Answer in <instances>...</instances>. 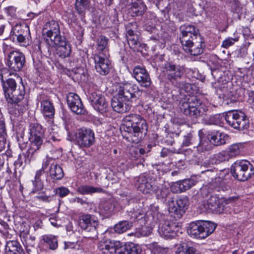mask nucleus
I'll return each instance as SVG.
<instances>
[{"instance_id": "nucleus-1", "label": "nucleus", "mask_w": 254, "mask_h": 254, "mask_svg": "<svg viewBox=\"0 0 254 254\" xmlns=\"http://www.w3.org/2000/svg\"><path fill=\"white\" fill-rule=\"evenodd\" d=\"M0 76L6 100L12 105L15 112L23 114L28 110L29 105V97L26 94L25 86L22 84L17 88L15 79L9 78L4 81L2 74Z\"/></svg>"}, {"instance_id": "nucleus-2", "label": "nucleus", "mask_w": 254, "mask_h": 254, "mask_svg": "<svg viewBox=\"0 0 254 254\" xmlns=\"http://www.w3.org/2000/svg\"><path fill=\"white\" fill-rule=\"evenodd\" d=\"M146 121L140 115L131 114L125 117L120 126L123 136L128 141L138 143L147 132Z\"/></svg>"}, {"instance_id": "nucleus-3", "label": "nucleus", "mask_w": 254, "mask_h": 254, "mask_svg": "<svg viewBox=\"0 0 254 254\" xmlns=\"http://www.w3.org/2000/svg\"><path fill=\"white\" fill-rule=\"evenodd\" d=\"M180 40L184 50L191 55L196 56L203 52L204 41L198 30L192 25L185 24L180 27Z\"/></svg>"}, {"instance_id": "nucleus-4", "label": "nucleus", "mask_w": 254, "mask_h": 254, "mask_svg": "<svg viewBox=\"0 0 254 254\" xmlns=\"http://www.w3.org/2000/svg\"><path fill=\"white\" fill-rule=\"evenodd\" d=\"M163 72L165 79L173 86L182 89L189 92L191 89V84L183 82L181 80L184 72L183 66L166 63L164 64Z\"/></svg>"}, {"instance_id": "nucleus-5", "label": "nucleus", "mask_w": 254, "mask_h": 254, "mask_svg": "<svg viewBox=\"0 0 254 254\" xmlns=\"http://www.w3.org/2000/svg\"><path fill=\"white\" fill-rule=\"evenodd\" d=\"M180 108L182 113L191 118H197L205 114L207 109L196 96L186 97L180 102Z\"/></svg>"}, {"instance_id": "nucleus-6", "label": "nucleus", "mask_w": 254, "mask_h": 254, "mask_svg": "<svg viewBox=\"0 0 254 254\" xmlns=\"http://www.w3.org/2000/svg\"><path fill=\"white\" fill-rule=\"evenodd\" d=\"M215 228L216 226L211 222L198 221L190 224L187 232L191 237L202 239L212 233Z\"/></svg>"}, {"instance_id": "nucleus-7", "label": "nucleus", "mask_w": 254, "mask_h": 254, "mask_svg": "<svg viewBox=\"0 0 254 254\" xmlns=\"http://www.w3.org/2000/svg\"><path fill=\"white\" fill-rule=\"evenodd\" d=\"M231 173L235 179L244 182L254 175V167L247 160L237 161L231 166Z\"/></svg>"}, {"instance_id": "nucleus-8", "label": "nucleus", "mask_w": 254, "mask_h": 254, "mask_svg": "<svg viewBox=\"0 0 254 254\" xmlns=\"http://www.w3.org/2000/svg\"><path fill=\"white\" fill-rule=\"evenodd\" d=\"M155 180L150 172L141 174L135 178V186L143 193L152 194L158 189V186L154 184Z\"/></svg>"}, {"instance_id": "nucleus-9", "label": "nucleus", "mask_w": 254, "mask_h": 254, "mask_svg": "<svg viewBox=\"0 0 254 254\" xmlns=\"http://www.w3.org/2000/svg\"><path fill=\"white\" fill-rule=\"evenodd\" d=\"M224 119L229 125L240 130L247 129L249 127V119L243 112H228L225 115Z\"/></svg>"}, {"instance_id": "nucleus-10", "label": "nucleus", "mask_w": 254, "mask_h": 254, "mask_svg": "<svg viewBox=\"0 0 254 254\" xmlns=\"http://www.w3.org/2000/svg\"><path fill=\"white\" fill-rule=\"evenodd\" d=\"M117 91V94L128 102L136 100L141 93L139 87L136 84L129 82L120 84Z\"/></svg>"}, {"instance_id": "nucleus-11", "label": "nucleus", "mask_w": 254, "mask_h": 254, "mask_svg": "<svg viewBox=\"0 0 254 254\" xmlns=\"http://www.w3.org/2000/svg\"><path fill=\"white\" fill-rule=\"evenodd\" d=\"M43 35L46 37L47 40L49 39L51 41V44L54 42L60 41L63 42L64 35H61L60 25L58 22L55 20H51L47 22L43 29Z\"/></svg>"}, {"instance_id": "nucleus-12", "label": "nucleus", "mask_w": 254, "mask_h": 254, "mask_svg": "<svg viewBox=\"0 0 254 254\" xmlns=\"http://www.w3.org/2000/svg\"><path fill=\"white\" fill-rule=\"evenodd\" d=\"M77 144L80 148H89L95 142V133L89 128L82 127L77 130L76 133Z\"/></svg>"}, {"instance_id": "nucleus-13", "label": "nucleus", "mask_w": 254, "mask_h": 254, "mask_svg": "<svg viewBox=\"0 0 254 254\" xmlns=\"http://www.w3.org/2000/svg\"><path fill=\"white\" fill-rule=\"evenodd\" d=\"M78 225L82 230L91 232L93 235L97 234V228L99 222L94 215L82 214L78 218Z\"/></svg>"}, {"instance_id": "nucleus-14", "label": "nucleus", "mask_w": 254, "mask_h": 254, "mask_svg": "<svg viewBox=\"0 0 254 254\" xmlns=\"http://www.w3.org/2000/svg\"><path fill=\"white\" fill-rule=\"evenodd\" d=\"M188 204L189 200L186 197L179 198L176 200L173 198L168 202V209L174 218L179 219L185 213Z\"/></svg>"}, {"instance_id": "nucleus-15", "label": "nucleus", "mask_w": 254, "mask_h": 254, "mask_svg": "<svg viewBox=\"0 0 254 254\" xmlns=\"http://www.w3.org/2000/svg\"><path fill=\"white\" fill-rule=\"evenodd\" d=\"M25 63V58L23 53L13 51L8 54L6 64L10 70L15 72L20 71Z\"/></svg>"}, {"instance_id": "nucleus-16", "label": "nucleus", "mask_w": 254, "mask_h": 254, "mask_svg": "<svg viewBox=\"0 0 254 254\" xmlns=\"http://www.w3.org/2000/svg\"><path fill=\"white\" fill-rule=\"evenodd\" d=\"M88 99L95 110L101 114L106 113L109 109V104L105 97L96 92L91 93Z\"/></svg>"}, {"instance_id": "nucleus-17", "label": "nucleus", "mask_w": 254, "mask_h": 254, "mask_svg": "<svg viewBox=\"0 0 254 254\" xmlns=\"http://www.w3.org/2000/svg\"><path fill=\"white\" fill-rule=\"evenodd\" d=\"M30 143L42 146L44 138V130L38 123H31L29 127Z\"/></svg>"}, {"instance_id": "nucleus-18", "label": "nucleus", "mask_w": 254, "mask_h": 254, "mask_svg": "<svg viewBox=\"0 0 254 254\" xmlns=\"http://www.w3.org/2000/svg\"><path fill=\"white\" fill-rule=\"evenodd\" d=\"M132 75L141 87L148 88L152 83L150 75L143 66L140 65L134 66Z\"/></svg>"}, {"instance_id": "nucleus-19", "label": "nucleus", "mask_w": 254, "mask_h": 254, "mask_svg": "<svg viewBox=\"0 0 254 254\" xmlns=\"http://www.w3.org/2000/svg\"><path fill=\"white\" fill-rule=\"evenodd\" d=\"M66 100L68 107L73 113L80 115L85 114L86 109L77 94L71 92L68 93Z\"/></svg>"}, {"instance_id": "nucleus-20", "label": "nucleus", "mask_w": 254, "mask_h": 254, "mask_svg": "<svg viewBox=\"0 0 254 254\" xmlns=\"http://www.w3.org/2000/svg\"><path fill=\"white\" fill-rule=\"evenodd\" d=\"M179 230L178 224L173 221H165L159 227L158 232L160 235L166 239L175 237Z\"/></svg>"}, {"instance_id": "nucleus-21", "label": "nucleus", "mask_w": 254, "mask_h": 254, "mask_svg": "<svg viewBox=\"0 0 254 254\" xmlns=\"http://www.w3.org/2000/svg\"><path fill=\"white\" fill-rule=\"evenodd\" d=\"M95 67L96 71L102 75H107L110 70L111 63L107 56L95 55L94 57Z\"/></svg>"}, {"instance_id": "nucleus-22", "label": "nucleus", "mask_w": 254, "mask_h": 254, "mask_svg": "<svg viewBox=\"0 0 254 254\" xmlns=\"http://www.w3.org/2000/svg\"><path fill=\"white\" fill-rule=\"evenodd\" d=\"M120 241L102 239L98 243V249L103 254H117Z\"/></svg>"}, {"instance_id": "nucleus-23", "label": "nucleus", "mask_w": 254, "mask_h": 254, "mask_svg": "<svg viewBox=\"0 0 254 254\" xmlns=\"http://www.w3.org/2000/svg\"><path fill=\"white\" fill-rule=\"evenodd\" d=\"M213 146L210 142L209 138H206L203 135L202 130L198 131V139L193 148L198 153H205L210 151Z\"/></svg>"}, {"instance_id": "nucleus-24", "label": "nucleus", "mask_w": 254, "mask_h": 254, "mask_svg": "<svg viewBox=\"0 0 254 254\" xmlns=\"http://www.w3.org/2000/svg\"><path fill=\"white\" fill-rule=\"evenodd\" d=\"M63 42L60 41L50 44L53 47H57L56 54L60 58L64 59L68 57L71 53V46L64 37Z\"/></svg>"}, {"instance_id": "nucleus-25", "label": "nucleus", "mask_w": 254, "mask_h": 254, "mask_svg": "<svg viewBox=\"0 0 254 254\" xmlns=\"http://www.w3.org/2000/svg\"><path fill=\"white\" fill-rule=\"evenodd\" d=\"M127 101L123 99L118 94H116L112 98L111 101V106L116 112L119 113H124L128 111L130 107L127 103Z\"/></svg>"}, {"instance_id": "nucleus-26", "label": "nucleus", "mask_w": 254, "mask_h": 254, "mask_svg": "<svg viewBox=\"0 0 254 254\" xmlns=\"http://www.w3.org/2000/svg\"><path fill=\"white\" fill-rule=\"evenodd\" d=\"M20 237L28 254H36L37 249L35 246V237L29 236L26 232H21Z\"/></svg>"}, {"instance_id": "nucleus-27", "label": "nucleus", "mask_w": 254, "mask_h": 254, "mask_svg": "<svg viewBox=\"0 0 254 254\" xmlns=\"http://www.w3.org/2000/svg\"><path fill=\"white\" fill-rule=\"evenodd\" d=\"M141 252L140 247L138 245L129 242L122 245L120 242V247L117 254H139Z\"/></svg>"}, {"instance_id": "nucleus-28", "label": "nucleus", "mask_w": 254, "mask_h": 254, "mask_svg": "<svg viewBox=\"0 0 254 254\" xmlns=\"http://www.w3.org/2000/svg\"><path fill=\"white\" fill-rule=\"evenodd\" d=\"M197 183L196 178H191L190 179H184L177 182L174 185V188H177L176 192H184L190 189Z\"/></svg>"}, {"instance_id": "nucleus-29", "label": "nucleus", "mask_w": 254, "mask_h": 254, "mask_svg": "<svg viewBox=\"0 0 254 254\" xmlns=\"http://www.w3.org/2000/svg\"><path fill=\"white\" fill-rule=\"evenodd\" d=\"M41 147V146L30 143L29 149L26 152L23 153L25 165L30 164L32 161L36 159L38 151Z\"/></svg>"}, {"instance_id": "nucleus-30", "label": "nucleus", "mask_w": 254, "mask_h": 254, "mask_svg": "<svg viewBox=\"0 0 254 254\" xmlns=\"http://www.w3.org/2000/svg\"><path fill=\"white\" fill-rule=\"evenodd\" d=\"M154 193L156 194L158 199H160L162 202L166 203L167 205L168 202L171 200L173 198L169 189L165 186H162L160 188L158 187V189L156 190L155 192H153Z\"/></svg>"}, {"instance_id": "nucleus-31", "label": "nucleus", "mask_w": 254, "mask_h": 254, "mask_svg": "<svg viewBox=\"0 0 254 254\" xmlns=\"http://www.w3.org/2000/svg\"><path fill=\"white\" fill-rule=\"evenodd\" d=\"M5 252V254H25L20 243L15 240L6 242Z\"/></svg>"}, {"instance_id": "nucleus-32", "label": "nucleus", "mask_w": 254, "mask_h": 254, "mask_svg": "<svg viewBox=\"0 0 254 254\" xmlns=\"http://www.w3.org/2000/svg\"><path fill=\"white\" fill-rule=\"evenodd\" d=\"M146 10L145 4L140 1L132 3L128 8V13L132 17L142 15Z\"/></svg>"}, {"instance_id": "nucleus-33", "label": "nucleus", "mask_w": 254, "mask_h": 254, "mask_svg": "<svg viewBox=\"0 0 254 254\" xmlns=\"http://www.w3.org/2000/svg\"><path fill=\"white\" fill-rule=\"evenodd\" d=\"M231 180L230 175L228 174L225 176L224 178H216L212 182L211 186L218 189L217 190H219V189H221L223 190H228L230 188L229 184Z\"/></svg>"}, {"instance_id": "nucleus-34", "label": "nucleus", "mask_w": 254, "mask_h": 254, "mask_svg": "<svg viewBox=\"0 0 254 254\" xmlns=\"http://www.w3.org/2000/svg\"><path fill=\"white\" fill-rule=\"evenodd\" d=\"M109 39L104 35H100L97 40V51L98 54L107 56L109 51L108 42Z\"/></svg>"}, {"instance_id": "nucleus-35", "label": "nucleus", "mask_w": 254, "mask_h": 254, "mask_svg": "<svg viewBox=\"0 0 254 254\" xmlns=\"http://www.w3.org/2000/svg\"><path fill=\"white\" fill-rule=\"evenodd\" d=\"M49 176L56 180H61L64 176V173L61 166L55 162L51 164L49 169Z\"/></svg>"}, {"instance_id": "nucleus-36", "label": "nucleus", "mask_w": 254, "mask_h": 254, "mask_svg": "<svg viewBox=\"0 0 254 254\" xmlns=\"http://www.w3.org/2000/svg\"><path fill=\"white\" fill-rule=\"evenodd\" d=\"M228 136L219 132H213L209 138L210 142L215 146H219L226 143Z\"/></svg>"}, {"instance_id": "nucleus-37", "label": "nucleus", "mask_w": 254, "mask_h": 254, "mask_svg": "<svg viewBox=\"0 0 254 254\" xmlns=\"http://www.w3.org/2000/svg\"><path fill=\"white\" fill-rule=\"evenodd\" d=\"M41 111L44 117L52 118L55 114L53 104L49 101L43 100L41 103Z\"/></svg>"}, {"instance_id": "nucleus-38", "label": "nucleus", "mask_w": 254, "mask_h": 254, "mask_svg": "<svg viewBox=\"0 0 254 254\" xmlns=\"http://www.w3.org/2000/svg\"><path fill=\"white\" fill-rule=\"evenodd\" d=\"M90 4V1L76 0L75 8L82 18L85 17L86 10L89 8Z\"/></svg>"}, {"instance_id": "nucleus-39", "label": "nucleus", "mask_w": 254, "mask_h": 254, "mask_svg": "<svg viewBox=\"0 0 254 254\" xmlns=\"http://www.w3.org/2000/svg\"><path fill=\"white\" fill-rule=\"evenodd\" d=\"M175 254H197L196 250L189 244L182 243L177 246Z\"/></svg>"}, {"instance_id": "nucleus-40", "label": "nucleus", "mask_w": 254, "mask_h": 254, "mask_svg": "<svg viewBox=\"0 0 254 254\" xmlns=\"http://www.w3.org/2000/svg\"><path fill=\"white\" fill-rule=\"evenodd\" d=\"M77 191L80 194H91L95 192H102L104 190L100 187H94L86 185H81L78 187Z\"/></svg>"}, {"instance_id": "nucleus-41", "label": "nucleus", "mask_w": 254, "mask_h": 254, "mask_svg": "<svg viewBox=\"0 0 254 254\" xmlns=\"http://www.w3.org/2000/svg\"><path fill=\"white\" fill-rule=\"evenodd\" d=\"M197 139H198V134L197 135L193 134L192 132L188 133L184 136L182 146L187 147L192 146L194 148Z\"/></svg>"}, {"instance_id": "nucleus-42", "label": "nucleus", "mask_w": 254, "mask_h": 254, "mask_svg": "<svg viewBox=\"0 0 254 254\" xmlns=\"http://www.w3.org/2000/svg\"><path fill=\"white\" fill-rule=\"evenodd\" d=\"M45 174V171L43 170L39 169L36 171L34 179L32 180V184L36 190H40L43 189L44 184L42 178Z\"/></svg>"}, {"instance_id": "nucleus-43", "label": "nucleus", "mask_w": 254, "mask_h": 254, "mask_svg": "<svg viewBox=\"0 0 254 254\" xmlns=\"http://www.w3.org/2000/svg\"><path fill=\"white\" fill-rule=\"evenodd\" d=\"M219 203V199L216 196L211 195L207 201V208L213 213H221Z\"/></svg>"}, {"instance_id": "nucleus-44", "label": "nucleus", "mask_w": 254, "mask_h": 254, "mask_svg": "<svg viewBox=\"0 0 254 254\" xmlns=\"http://www.w3.org/2000/svg\"><path fill=\"white\" fill-rule=\"evenodd\" d=\"M25 29H26L25 31V35L24 34V33L22 34L19 33V31L20 30H22V28L20 27H16L14 28H13V34L11 36V38H12L13 39H14L15 38H16V39L17 41L20 43H22L23 45H24V44L26 43L25 40H26V34L27 33H28L27 38L28 36H30V30L28 28L25 27Z\"/></svg>"}, {"instance_id": "nucleus-45", "label": "nucleus", "mask_w": 254, "mask_h": 254, "mask_svg": "<svg viewBox=\"0 0 254 254\" xmlns=\"http://www.w3.org/2000/svg\"><path fill=\"white\" fill-rule=\"evenodd\" d=\"M133 226L132 220H125L116 224L114 227L115 231L119 234L123 233Z\"/></svg>"}, {"instance_id": "nucleus-46", "label": "nucleus", "mask_w": 254, "mask_h": 254, "mask_svg": "<svg viewBox=\"0 0 254 254\" xmlns=\"http://www.w3.org/2000/svg\"><path fill=\"white\" fill-rule=\"evenodd\" d=\"M43 241L49 246L51 250H56L58 246V240L56 236L52 235H44L42 237Z\"/></svg>"}, {"instance_id": "nucleus-47", "label": "nucleus", "mask_w": 254, "mask_h": 254, "mask_svg": "<svg viewBox=\"0 0 254 254\" xmlns=\"http://www.w3.org/2000/svg\"><path fill=\"white\" fill-rule=\"evenodd\" d=\"M127 39L130 49H132L134 51H139V47L141 46V43L138 40L137 35H136L133 37H128Z\"/></svg>"}, {"instance_id": "nucleus-48", "label": "nucleus", "mask_w": 254, "mask_h": 254, "mask_svg": "<svg viewBox=\"0 0 254 254\" xmlns=\"http://www.w3.org/2000/svg\"><path fill=\"white\" fill-rule=\"evenodd\" d=\"M128 215L130 216V219L132 220L133 223L139 220L144 221V213L142 210L130 211L128 212Z\"/></svg>"}, {"instance_id": "nucleus-49", "label": "nucleus", "mask_w": 254, "mask_h": 254, "mask_svg": "<svg viewBox=\"0 0 254 254\" xmlns=\"http://www.w3.org/2000/svg\"><path fill=\"white\" fill-rule=\"evenodd\" d=\"M55 195L60 198H64L67 196L70 192L69 190L64 186H61L54 190Z\"/></svg>"}, {"instance_id": "nucleus-50", "label": "nucleus", "mask_w": 254, "mask_h": 254, "mask_svg": "<svg viewBox=\"0 0 254 254\" xmlns=\"http://www.w3.org/2000/svg\"><path fill=\"white\" fill-rule=\"evenodd\" d=\"M137 27L136 22H131L128 23L126 26V37L134 36L136 34L135 33V30Z\"/></svg>"}, {"instance_id": "nucleus-51", "label": "nucleus", "mask_w": 254, "mask_h": 254, "mask_svg": "<svg viewBox=\"0 0 254 254\" xmlns=\"http://www.w3.org/2000/svg\"><path fill=\"white\" fill-rule=\"evenodd\" d=\"M242 146L241 143H236L231 145L229 147L228 153L230 157H235L238 155L240 153V149Z\"/></svg>"}, {"instance_id": "nucleus-52", "label": "nucleus", "mask_w": 254, "mask_h": 254, "mask_svg": "<svg viewBox=\"0 0 254 254\" xmlns=\"http://www.w3.org/2000/svg\"><path fill=\"white\" fill-rule=\"evenodd\" d=\"M101 207L106 214H110L114 211V204L110 201H106L103 203Z\"/></svg>"}, {"instance_id": "nucleus-53", "label": "nucleus", "mask_w": 254, "mask_h": 254, "mask_svg": "<svg viewBox=\"0 0 254 254\" xmlns=\"http://www.w3.org/2000/svg\"><path fill=\"white\" fill-rule=\"evenodd\" d=\"M23 165V162L22 156L20 154L19 155L17 159L14 162V170L13 172V175L15 176V177L16 176V171L17 169H19L20 167H22L23 168L25 167L26 165Z\"/></svg>"}, {"instance_id": "nucleus-54", "label": "nucleus", "mask_w": 254, "mask_h": 254, "mask_svg": "<svg viewBox=\"0 0 254 254\" xmlns=\"http://www.w3.org/2000/svg\"><path fill=\"white\" fill-rule=\"evenodd\" d=\"M55 163V162L54 160H53L52 158L47 157L46 159L43 161L42 168L40 169L43 170V171H45V169H46L49 166V165L51 166V164Z\"/></svg>"}, {"instance_id": "nucleus-55", "label": "nucleus", "mask_w": 254, "mask_h": 254, "mask_svg": "<svg viewBox=\"0 0 254 254\" xmlns=\"http://www.w3.org/2000/svg\"><path fill=\"white\" fill-rule=\"evenodd\" d=\"M54 195H47L45 194H41L36 196V198L41 201L46 202H50L53 199Z\"/></svg>"}, {"instance_id": "nucleus-56", "label": "nucleus", "mask_w": 254, "mask_h": 254, "mask_svg": "<svg viewBox=\"0 0 254 254\" xmlns=\"http://www.w3.org/2000/svg\"><path fill=\"white\" fill-rule=\"evenodd\" d=\"M127 52L125 49H121L119 52V56L123 63H126L127 62Z\"/></svg>"}, {"instance_id": "nucleus-57", "label": "nucleus", "mask_w": 254, "mask_h": 254, "mask_svg": "<svg viewBox=\"0 0 254 254\" xmlns=\"http://www.w3.org/2000/svg\"><path fill=\"white\" fill-rule=\"evenodd\" d=\"M139 233L141 236H147L151 233V229L146 226H142Z\"/></svg>"}, {"instance_id": "nucleus-58", "label": "nucleus", "mask_w": 254, "mask_h": 254, "mask_svg": "<svg viewBox=\"0 0 254 254\" xmlns=\"http://www.w3.org/2000/svg\"><path fill=\"white\" fill-rule=\"evenodd\" d=\"M6 136L5 124L3 121H0V137H5Z\"/></svg>"}, {"instance_id": "nucleus-59", "label": "nucleus", "mask_w": 254, "mask_h": 254, "mask_svg": "<svg viewBox=\"0 0 254 254\" xmlns=\"http://www.w3.org/2000/svg\"><path fill=\"white\" fill-rule=\"evenodd\" d=\"M6 144V138L0 137V152L2 151L5 149Z\"/></svg>"}, {"instance_id": "nucleus-60", "label": "nucleus", "mask_w": 254, "mask_h": 254, "mask_svg": "<svg viewBox=\"0 0 254 254\" xmlns=\"http://www.w3.org/2000/svg\"><path fill=\"white\" fill-rule=\"evenodd\" d=\"M233 44V42L231 39H227L224 40L222 43V47L227 48Z\"/></svg>"}, {"instance_id": "nucleus-61", "label": "nucleus", "mask_w": 254, "mask_h": 254, "mask_svg": "<svg viewBox=\"0 0 254 254\" xmlns=\"http://www.w3.org/2000/svg\"><path fill=\"white\" fill-rule=\"evenodd\" d=\"M201 194L204 196H207L209 193L207 186L203 187L200 189Z\"/></svg>"}, {"instance_id": "nucleus-62", "label": "nucleus", "mask_w": 254, "mask_h": 254, "mask_svg": "<svg viewBox=\"0 0 254 254\" xmlns=\"http://www.w3.org/2000/svg\"><path fill=\"white\" fill-rule=\"evenodd\" d=\"M6 158L7 156L5 154L3 153L0 154V169L3 166Z\"/></svg>"}, {"instance_id": "nucleus-63", "label": "nucleus", "mask_w": 254, "mask_h": 254, "mask_svg": "<svg viewBox=\"0 0 254 254\" xmlns=\"http://www.w3.org/2000/svg\"><path fill=\"white\" fill-rule=\"evenodd\" d=\"M249 98L248 101L251 103H254V91H250L248 92Z\"/></svg>"}, {"instance_id": "nucleus-64", "label": "nucleus", "mask_w": 254, "mask_h": 254, "mask_svg": "<svg viewBox=\"0 0 254 254\" xmlns=\"http://www.w3.org/2000/svg\"><path fill=\"white\" fill-rule=\"evenodd\" d=\"M247 50L245 48H241L240 50V52L238 55V57L244 58L247 55Z\"/></svg>"}]
</instances>
